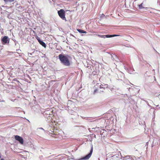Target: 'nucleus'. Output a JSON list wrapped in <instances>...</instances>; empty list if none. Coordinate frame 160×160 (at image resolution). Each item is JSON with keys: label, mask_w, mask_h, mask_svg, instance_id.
<instances>
[{"label": "nucleus", "mask_w": 160, "mask_h": 160, "mask_svg": "<svg viewBox=\"0 0 160 160\" xmlns=\"http://www.w3.org/2000/svg\"><path fill=\"white\" fill-rule=\"evenodd\" d=\"M58 57L60 60L64 65L68 66L70 65V62L66 56L61 54L59 55Z\"/></svg>", "instance_id": "nucleus-1"}, {"label": "nucleus", "mask_w": 160, "mask_h": 160, "mask_svg": "<svg viewBox=\"0 0 160 160\" xmlns=\"http://www.w3.org/2000/svg\"><path fill=\"white\" fill-rule=\"evenodd\" d=\"M58 13L59 16L63 20H66V18L65 17V12L62 9H60L58 11Z\"/></svg>", "instance_id": "nucleus-2"}, {"label": "nucleus", "mask_w": 160, "mask_h": 160, "mask_svg": "<svg viewBox=\"0 0 160 160\" xmlns=\"http://www.w3.org/2000/svg\"><path fill=\"white\" fill-rule=\"evenodd\" d=\"M96 35L100 38H111V37H116V36H121L120 35H117V34H114V35H99V34H97V35Z\"/></svg>", "instance_id": "nucleus-3"}, {"label": "nucleus", "mask_w": 160, "mask_h": 160, "mask_svg": "<svg viewBox=\"0 0 160 160\" xmlns=\"http://www.w3.org/2000/svg\"><path fill=\"white\" fill-rule=\"evenodd\" d=\"M15 138L21 144H22L23 143V139L22 137L17 135L15 136Z\"/></svg>", "instance_id": "nucleus-4"}, {"label": "nucleus", "mask_w": 160, "mask_h": 160, "mask_svg": "<svg viewBox=\"0 0 160 160\" xmlns=\"http://www.w3.org/2000/svg\"><path fill=\"white\" fill-rule=\"evenodd\" d=\"M92 151L93 148L92 147L90 153L88 154L85 156L83 158V159H88L91 157L92 152Z\"/></svg>", "instance_id": "nucleus-5"}, {"label": "nucleus", "mask_w": 160, "mask_h": 160, "mask_svg": "<svg viewBox=\"0 0 160 160\" xmlns=\"http://www.w3.org/2000/svg\"><path fill=\"white\" fill-rule=\"evenodd\" d=\"M108 88V84H103L100 85L99 88H98L99 89V90H101V89H105V88Z\"/></svg>", "instance_id": "nucleus-6"}, {"label": "nucleus", "mask_w": 160, "mask_h": 160, "mask_svg": "<svg viewBox=\"0 0 160 160\" xmlns=\"http://www.w3.org/2000/svg\"><path fill=\"white\" fill-rule=\"evenodd\" d=\"M8 37L7 36H4L2 38V42L6 43L7 42Z\"/></svg>", "instance_id": "nucleus-7"}, {"label": "nucleus", "mask_w": 160, "mask_h": 160, "mask_svg": "<svg viewBox=\"0 0 160 160\" xmlns=\"http://www.w3.org/2000/svg\"><path fill=\"white\" fill-rule=\"evenodd\" d=\"M103 92V90H99V89L98 88H95V90H94L93 92V94H95L96 93L98 92H99V93H101V92Z\"/></svg>", "instance_id": "nucleus-8"}, {"label": "nucleus", "mask_w": 160, "mask_h": 160, "mask_svg": "<svg viewBox=\"0 0 160 160\" xmlns=\"http://www.w3.org/2000/svg\"><path fill=\"white\" fill-rule=\"evenodd\" d=\"M39 42L43 47L45 48H46V45L45 43L43 42L41 40Z\"/></svg>", "instance_id": "nucleus-9"}, {"label": "nucleus", "mask_w": 160, "mask_h": 160, "mask_svg": "<svg viewBox=\"0 0 160 160\" xmlns=\"http://www.w3.org/2000/svg\"><path fill=\"white\" fill-rule=\"evenodd\" d=\"M77 30L80 33H86L87 32L85 31H84L82 29H77Z\"/></svg>", "instance_id": "nucleus-10"}, {"label": "nucleus", "mask_w": 160, "mask_h": 160, "mask_svg": "<svg viewBox=\"0 0 160 160\" xmlns=\"http://www.w3.org/2000/svg\"><path fill=\"white\" fill-rule=\"evenodd\" d=\"M6 2H13L15 0H3Z\"/></svg>", "instance_id": "nucleus-11"}, {"label": "nucleus", "mask_w": 160, "mask_h": 160, "mask_svg": "<svg viewBox=\"0 0 160 160\" xmlns=\"http://www.w3.org/2000/svg\"><path fill=\"white\" fill-rule=\"evenodd\" d=\"M142 4L143 3H142L141 4L138 5L139 9H142L144 8V7L142 6Z\"/></svg>", "instance_id": "nucleus-12"}, {"label": "nucleus", "mask_w": 160, "mask_h": 160, "mask_svg": "<svg viewBox=\"0 0 160 160\" xmlns=\"http://www.w3.org/2000/svg\"><path fill=\"white\" fill-rule=\"evenodd\" d=\"M35 37L39 42L41 40L40 38L38 37V36H36Z\"/></svg>", "instance_id": "nucleus-13"}, {"label": "nucleus", "mask_w": 160, "mask_h": 160, "mask_svg": "<svg viewBox=\"0 0 160 160\" xmlns=\"http://www.w3.org/2000/svg\"><path fill=\"white\" fill-rule=\"evenodd\" d=\"M55 134H52V135H51V136L52 137H54V138H57L56 137H55Z\"/></svg>", "instance_id": "nucleus-14"}, {"label": "nucleus", "mask_w": 160, "mask_h": 160, "mask_svg": "<svg viewBox=\"0 0 160 160\" xmlns=\"http://www.w3.org/2000/svg\"><path fill=\"white\" fill-rule=\"evenodd\" d=\"M1 160H4V159L3 158H2L1 159Z\"/></svg>", "instance_id": "nucleus-15"}]
</instances>
